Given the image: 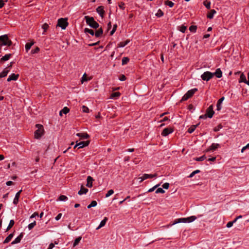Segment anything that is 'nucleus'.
<instances>
[{"instance_id":"obj_6","label":"nucleus","mask_w":249,"mask_h":249,"mask_svg":"<svg viewBox=\"0 0 249 249\" xmlns=\"http://www.w3.org/2000/svg\"><path fill=\"white\" fill-rule=\"evenodd\" d=\"M214 74L210 71L204 72L201 75V78L204 81H208L210 80L213 76Z\"/></svg>"},{"instance_id":"obj_31","label":"nucleus","mask_w":249,"mask_h":249,"mask_svg":"<svg viewBox=\"0 0 249 249\" xmlns=\"http://www.w3.org/2000/svg\"><path fill=\"white\" fill-rule=\"evenodd\" d=\"M197 126V125H192L190 128H188V132L189 133H193L195 130L196 129V126Z\"/></svg>"},{"instance_id":"obj_53","label":"nucleus","mask_w":249,"mask_h":249,"mask_svg":"<svg viewBox=\"0 0 249 249\" xmlns=\"http://www.w3.org/2000/svg\"><path fill=\"white\" fill-rule=\"evenodd\" d=\"M82 111L84 112H85V113H87L89 111V109L88 108V107L85 106H83L82 107Z\"/></svg>"},{"instance_id":"obj_10","label":"nucleus","mask_w":249,"mask_h":249,"mask_svg":"<svg viewBox=\"0 0 249 249\" xmlns=\"http://www.w3.org/2000/svg\"><path fill=\"white\" fill-rule=\"evenodd\" d=\"M89 143V142L88 141L80 142L78 143H76V145L74 146V148L76 147H78V148H83L84 147L88 145Z\"/></svg>"},{"instance_id":"obj_52","label":"nucleus","mask_w":249,"mask_h":249,"mask_svg":"<svg viewBox=\"0 0 249 249\" xmlns=\"http://www.w3.org/2000/svg\"><path fill=\"white\" fill-rule=\"evenodd\" d=\"M186 29H187L186 26H185L184 25H182L180 26V31L182 33H185Z\"/></svg>"},{"instance_id":"obj_8","label":"nucleus","mask_w":249,"mask_h":249,"mask_svg":"<svg viewBox=\"0 0 249 249\" xmlns=\"http://www.w3.org/2000/svg\"><path fill=\"white\" fill-rule=\"evenodd\" d=\"M173 131L174 130L172 127L165 128L161 132V135L164 137L167 136L169 134L173 133Z\"/></svg>"},{"instance_id":"obj_27","label":"nucleus","mask_w":249,"mask_h":249,"mask_svg":"<svg viewBox=\"0 0 249 249\" xmlns=\"http://www.w3.org/2000/svg\"><path fill=\"white\" fill-rule=\"evenodd\" d=\"M239 82H244L246 84V77L243 73L241 74L240 76Z\"/></svg>"},{"instance_id":"obj_11","label":"nucleus","mask_w":249,"mask_h":249,"mask_svg":"<svg viewBox=\"0 0 249 249\" xmlns=\"http://www.w3.org/2000/svg\"><path fill=\"white\" fill-rule=\"evenodd\" d=\"M96 12L99 14L101 17H104V14L105 13V11L104 9V7L102 6H98L96 8Z\"/></svg>"},{"instance_id":"obj_13","label":"nucleus","mask_w":249,"mask_h":249,"mask_svg":"<svg viewBox=\"0 0 249 249\" xmlns=\"http://www.w3.org/2000/svg\"><path fill=\"white\" fill-rule=\"evenodd\" d=\"M219 146H220V145L218 143H213L212 144L211 146L207 150V151L208 152L209 151H214V150H216L217 148H218V147H219Z\"/></svg>"},{"instance_id":"obj_12","label":"nucleus","mask_w":249,"mask_h":249,"mask_svg":"<svg viewBox=\"0 0 249 249\" xmlns=\"http://www.w3.org/2000/svg\"><path fill=\"white\" fill-rule=\"evenodd\" d=\"M23 233H21L12 242L11 244L14 245L19 243L23 238Z\"/></svg>"},{"instance_id":"obj_25","label":"nucleus","mask_w":249,"mask_h":249,"mask_svg":"<svg viewBox=\"0 0 249 249\" xmlns=\"http://www.w3.org/2000/svg\"><path fill=\"white\" fill-rule=\"evenodd\" d=\"M103 32L102 29L100 28L94 33L95 36L97 37H99L103 34Z\"/></svg>"},{"instance_id":"obj_22","label":"nucleus","mask_w":249,"mask_h":249,"mask_svg":"<svg viewBox=\"0 0 249 249\" xmlns=\"http://www.w3.org/2000/svg\"><path fill=\"white\" fill-rule=\"evenodd\" d=\"M14 236V233L10 234L3 241V244H6L9 242Z\"/></svg>"},{"instance_id":"obj_58","label":"nucleus","mask_w":249,"mask_h":249,"mask_svg":"<svg viewBox=\"0 0 249 249\" xmlns=\"http://www.w3.org/2000/svg\"><path fill=\"white\" fill-rule=\"evenodd\" d=\"M144 176L143 175V176L142 177H139L137 179L140 180V182H142L143 180L146 179V178H144Z\"/></svg>"},{"instance_id":"obj_24","label":"nucleus","mask_w":249,"mask_h":249,"mask_svg":"<svg viewBox=\"0 0 249 249\" xmlns=\"http://www.w3.org/2000/svg\"><path fill=\"white\" fill-rule=\"evenodd\" d=\"M129 42V40H126V41L124 42H121L118 44V47L120 48H123L125 46H126L128 43Z\"/></svg>"},{"instance_id":"obj_61","label":"nucleus","mask_w":249,"mask_h":249,"mask_svg":"<svg viewBox=\"0 0 249 249\" xmlns=\"http://www.w3.org/2000/svg\"><path fill=\"white\" fill-rule=\"evenodd\" d=\"M4 5V1L0 0V8H1Z\"/></svg>"},{"instance_id":"obj_1","label":"nucleus","mask_w":249,"mask_h":249,"mask_svg":"<svg viewBox=\"0 0 249 249\" xmlns=\"http://www.w3.org/2000/svg\"><path fill=\"white\" fill-rule=\"evenodd\" d=\"M196 218V216L193 215L186 218H180L176 219L174 221L173 223L172 224V225H174L179 223H191L195 221Z\"/></svg>"},{"instance_id":"obj_54","label":"nucleus","mask_w":249,"mask_h":249,"mask_svg":"<svg viewBox=\"0 0 249 249\" xmlns=\"http://www.w3.org/2000/svg\"><path fill=\"white\" fill-rule=\"evenodd\" d=\"M70 111V109L65 107H63V114H66Z\"/></svg>"},{"instance_id":"obj_35","label":"nucleus","mask_w":249,"mask_h":249,"mask_svg":"<svg viewBox=\"0 0 249 249\" xmlns=\"http://www.w3.org/2000/svg\"><path fill=\"white\" fill-rule=\"evenodd\" d=\"M203 4L204 6L208 9L211 8V2L208 0H205L203 2Z\"/></svg>"},{"instance_id":"obj_38","label":"nucleus","mask_w":249,"mask_h":249,"mask_svg":"<svg viewBox=\"0 0 249 249\" xmlns=\"http://www.w3.org/2000/svg\"><path fill=\"white\" fill-rule=\"evenodd\" d=\"M129 61V59L127 57H124L122 59V65H124L126 64Z\"/></svg>"},{"instance_id":"obj_45","label":"nucleus","mask_w":249,"mask_h":249,"mask_svg":"<svg viewBox=\"0 0 249 249\" xmlns=\"http://www.w3.org/2000/svg\"><path fill=\"white\" fill-rule=\"evenodd\" d=\"M236 222V220H234L232 221L229 222L226 225V227L228 228H231L232 226L233 223H234Z\"/></svg>"},{"instance_id":"obj_40","label":"nucleus","mask_w":249,"mask_h":249,"mask_svg":"<svg viewBox=\"0 0 249 249\" xmlns=\"http://www.w3.org/2000/svg\"><path fill=\"white\" fill-rule=\"evenodd\" d=\"M67 20V18H63V30H65L68 25Z\"/></svg>"},{"instance_id":"obj_23","label":"nucleus","mask_w":249,"mask_h":249,"mask_svg":"<svg viewBox=\"0 0 249 249\" xmlns=\"http://www.w3.org/2000/svg\"><path fill=\"white\" fill-rule=\"evenodd\" d=\"M216 13L215 10H212L207 15V18L210 19L213 18L214 15Z\"/></svg>"},{"instance_id":"obj_21","label":"nucleus","mask_w":249,"mask_h":249,"mask_svg":"<svg viewBox=\"0 0 249 249\" xmlns=\"http://www.w3.org/2000/svg\"><path fill=\"white\" fill-rule=\"evenodd\" d=\"M76 135L83 139H88L89 137V135L86 133H79Z\"/></svg>"},{"instance_id":"obj_18","label":"nucleus","mask_w":249,"mask_h":249,"mask_svg":"<svg viewBox=\"0 0 249 249\" xmlns=\"http://www.w3.org/2000/svg\"><path fill=\"white\" fill-rule=\"evenodd\" d=\"M108 219L107 217H104V219L102 220L99 225L98 226V227L96 228V230H99V229L101 228L102 227H103V226H104L107 222V221Z\"/></svg>"},{"instance_id":"obj_60","label":"nucleus","mask_w":249,"mask_h":249,"mask_svg":"<svg viewBox=\"0 0 249 249\" xmlns=\"http://www.w3.org/2000/svg\"><path fill=\"white\" fill-rule=\"evenodd\" d=\"M61 216H62V213H59L55 218V220H59L61 217Z\"/></svg>"},{"instance_id":"obj_3","label":"nucleus","mask_w":249,"mask_h":249,"mask_svg":"<svg viewBox=\"0 0 249 249\" xmlns=\"http://www.w3.org/2000/svg\"><path fill=\"white\" fill-rule=\"evenodd\" d=\"M12 42L8 39L6 35L0 36V45L11 46Z\"/></svg>"},{"instance_id":"obj_4","label":"nucleus","mask_w":249,"mask_h":249,"mask_svg":"<svg viewBox=\"0 0 249 249\" xmlns=\"http://www.w3.org/2000/svg\"><path fill=\"white\" fill-rule=\"evenodd\" d=\"M197 90V89L196 88H194L188 90L182 97L181 102L187 100L189 98L191 97Z\"/></svg>"},{"instance_id":"obj_14","label":"nucleus","mask_w":249,"mask_h":249,"mask_svg":"<svg viewBox=\"0 0 249 249\" xmlns=\"http://www.w3.org/2000/svg\"><path fill=\"white\" fill-rule=\"evenodd\" d=\"M87 183L86 186L89 188H91L92 186V181L93 180V178L90 176H88L87 177Z\"/></svg>"},{"instance_id":"obj_29","label":"nucleus","mask_w":249,"mask_h":249,"mask_svg":"<svg viewBox=\"0 0 249 249\" xmlns=\"http://www.w3.org/2000/svg\"><path fill=\"white\" fill-rule=\"evenodd\" d=\"M81 239H82V237L81 236H79V237H77V238H76L75 240H74L73 244V247H74L76 246L79 243Z\"/></svg>"},{"instance_id":"obj_64","label":"nucleus","mask_w":249,"mask_h":249,"mask_svg":"<svg viewBox=\"0 0 249 249\" xmlns=\"http://www.w3.org/2000/svg\"><path fill=\"white\" fill-rule=\"evenodd\" d=\"M53 247H54V245L52 243L49 245L48 249H52Z\"/></svg>"},{"instance_id":"obj_16","label":"nucleus","mask_w":249,"mask_h":249,"mask_svg":"<svg viewBox=\"0 0 249 249\" xmlns=\"http://www.w3.org/2000/svg\"><path fill=\"white\" fill-rule=\"evenodd\" d=\"M22 192V190H20L19 192H18L15 196V197L14 198L13 203L15 205H17L18 203V199L20 196V195L21 192Z\"/></svg>"},{"instance_id":"obj_59","label":"nucleus","mask_w":249,"mask_h":249,"mask_svg":"<svg viewBox=\"0 0 249 249\" xmlns=\"http://www.w3.org/2000/svg\"><path fill=\"white\" fill-rule=\"evenodd\" d=\"M126 79V77L124 75H121L119 78V80L121 81H124Z\"/></svg>"},{"instance_id":"obj_2","label":"nucleus","mask_w":249,"mask_h":249,"mask_svg":"<svg viewBox=\"0 0 249 249\" xmlns=\"http://www.w3.org/2000/svg\"><path fill=\"white\" fill-rule=\"evenodd\" d=\"M84 18L86 20L87 24H88L90 27L94 29H97L99 27V24L94 20L93 17H89L87 16H85Z\"/></svg>"},{"instance_id":"obj_17","label":"nucleus","mask_w":249,"mask_h":249,"mask_svg":"<svg viewBox=\"0 0 249 249\" xmlns=\"http://www.w3.org/2000/svg\"><path fill=\"white\" fill-rule=\"evenodd\" d=\"M225 98L224 97H222L221 98H220L218 101H217L216 107H217V110H220L221 109V104L222 102L224 101Z\"/></svg>"},{"instance_id":"obj_41","label":"nucleus","mask_w":249,"mask_h":249,"mask_svg":"<svg viewBox=\"0 0 249 249\" xmlns=\"http://www.w3.org/2000/svg\"><path fill=\"white\" fill-rule=\"evenodd\" d=\"M165 4L169 6L170 7H172L174 5L173 2L169 0H166L165 1Z\"/></svg>"},{"instance_id":"obj_44","label":"nucleus","mask_w":249,"mask_h":249,"mask_svg":"<svg viewBox=\"0 0 249 249\" xmlns=\"http://www.w3.org/2000/svg\"><path fill=\"white\" fill-rule=\"evenodd\" d=\"M163 15V12L160 9H159L157 13L156 14V16L158 17H161Z\"/></svg>"},{"instance_id":"obj_46","label":"nucleus","mask_w":249,"mask_h":249,"mask_svg":"<svg viewBox=\"0 0 249 249\" xmlns=\"http://www.w3.org/2000/svg\"><path fill=\"white\" fill-rule=\"evenodd\" d=\"M155 193L156 194H158V193L163 194L165 193V191L161 188H159L156 190Z\"/></svg>"},{"instance_id":"obj_20","label":"nucleus","mask_w":249,"mask_h":249,"mask_svg":"<svg viewBox=\"0 0 249 249\" xmlns=\"http://www.w3.org/2000/svg\"><path fill=\"white\" fill-rule=\"evenodd\" d=\"M217 78H221L222 76V72L220 69H217L215 72L213 73Z\"/></svg>"},{"instance_id":"obj_63","label":"nucleus","mask_w":249,"mask_h":249,"mask_svg":"<svg viewBox=\"0 0 249 249\" xmlns=\"http://www.w3.org/2000/svg\"><path fill=\"white\" fill-rule=\"evenodd\" d=\"M13 184V182L12 181H8L6 182V185L7 186H10Z\"/></svg>"},{"instance_id":"obj_36","label":"nucleus","mask_w":249,"mask_h":249,"mask_svg":"<svg viewBox=\"0 0 249 249\" xmlns=\"http://www.w3.org/2000/svg\"><path fill=\"white\" fill-rule=\"evenodd\" d=\"M84 30L85 33H89L92 36L94 35V32L93 30L89 28H85Z\"/></svg>"},{"instance_id":"obj_34","label":"nucleus","mask_w":249,"mask_h":249,"mask_svg":"<svg viewBox=\"0 0 249 249\" xmlns=\"http://www.w3.org/2000/svg\"><path fill=\"white\" fill-rule=\"evenodd\" d=\"M49 28V25L47 23H44L42 25V28L43 29V32L42 33L43 35H45V32L46 31H47V30Z\"/></svg>"},{"instance_id":"obj_48","label":"nucleus","mask_w":249,"mask_h":249,"mask_svg":"<svg viewBox=\"0 0 249 249\" xmlns=\"http://www.w3.org/2000/svg\"><path fill=\"white\" fill-rule=\"evenodd\" d=\"M114 193V191L112 189L108 191L106 195V197H108Z\"/></svg>"},{"instance_id":"obj_42","label":"nucleus","mask_w":249,"mask_h":249,"mask_svg":"<svg viewBox=\"0 0 249 249\" xmlns=\"http://www.w3.org/2000/svg\"><path fill=\"white\" fill-rule=\"evenodd\" d=\"M197 27L196 25H192L190 27L189 30L191 32L195 33L196 32Z\"/></svg>"},{"instance_id":"obj_51","label":"nucleus","mask_w":249,"mask_h":249,"mask_svg":"<svg viewBox=\"0 0 249 249\" xmlns=\"http://www.w3.org/2000/svg\"><path fill=\"white\" fill-rule=\"evenodd\" d=\"M18 74H15L14 73H12L10 75V77L12 78H14L13 80H17L18 77Z\"/></svg>"},{"instance_id":"obj_33","label":"nucleus","mask_w":249,"mask_h":249,"mask_svg":"<svg viewBox=\"0 0 249 249\" xmlns=\"http://www.w3.org/2000/svg\"><path fill=\"white\" fill-rule=\"evenodd\" d=\"M144 176V178L147 179V178H153L154 177H157V175L156 174H143Z\"/></svg>"},{"instance_id":"obj_32","label":"nucleus","mask_w":249,"mask_h":249,"mask_svg":"<svg viewBox=\"0 0 249 249\" xmlns=\"http://www.w3.org/2000/svg\"><path fill=\"white\" fill-rule=\"evenodd\" d=\"M97 205V202H96L95 200H92V201L91 202L90 204H89V205L88 206L87 208H88V209H90V208H91V207H95Z\"/></svg>"},{"instance_id":"obj_47","label":"nucleus","mask_w":249,"mask_h":249,"mask_svg":"<svg viewBox=\"0 0 249 249\" xmlns=\"http://www.w3.org/2000/svg\"><path fill=\"white\" fill-rule=\"evenodd\" d=\"M160 185V184H157L156 185H155L154 187H153L152 188L149 189L147 192H152L153 191H154L157 188H158L159 186Z\"/></svg>"},{"instance_id":"obj_26","label":"nucleus","mask_w":249,"mask_h":249,"mask_svg":"<svg viewBox=\"0 0 249 249\" xmlns=\"http://www.w3.org/2000/svg\"><path fill=\"white\" fill-rule=\"evenodd\" d=\"M58 27L62 29V18H59L58 20V22L56 26V32L57 31V27Z\"/></svg>"},{"instance_id":"obj_15","label":"nucleus","mask_w":249,"mask_h":249,"mask_svg":"<svg viewBox=\"0 0 249 249\" xmlns=\"http://www.w3.org/2000/svg\"><path fill=\"white\" fill-rule=\"evenodd\" d=\"M88 192V189L82 185L81 186L80 190L78 192V194L79 195H82L83 194H86Z\"/></svg>"},{"instance_id":"obj_43","label":"nucleus","mask_w":249,"mask_h":249,"mask_svg":"<svg viewBox=\"0 0 249 249\" xmlns=\"http://www.w3.org/2000/svg\"><path fill=\"white\" fill-rule=\"evenodd\" d=\"M205 159H206L205 156V155H203V156H201L200 157L195 158V160H196V161H200L204 160Z\"/></svg>"},{"instance_id":"obj_30","label":"nucleus","mask_w":249,"mask_h":249,"mask_svg":"<svg viewBox=\"0 0 249 249\" xmlns=\"http://www.w3.org/2000/svg\"><path fill=\"white\" fill-rule=\"evenodd\" d=\"M34 44V42L31 43H27L25 45V49L26 52H27L31 48L32 46Z\"/></svg>"},{"instance_id":"obj_37","label":"nucleus","mask_w":249,"mask_h":249,"mask_svg":"<svg viewBox=\"0 0 249 249\" xmlns=\"http://www.w3.org/2000/svg\"><path fill=\"white\" fill-rule=\"evenodd\" d=\"M15 222L13 220L10 221L9 224L7 228L6 231H9L14 225Z\"/></svg>"},{"instance_id":"obj_39","label":"nucleus","mask_w":249,"mask_h":249,"mask_svg":"<svg viewBox=\"0 0 249 249\" xmlns=\"http://www.w3.org/2000/svg\"><path fill=\"white\" fill-rule=\"evenodd\" d=\"M90 79H88L86 73H84L81 78V83L83 84L85 81H88Z\"/></svg>"},{"instance_id":"obj_28","label":"nucleus","mask_w":249,"mask_h":249,"mask_svg":"<svg viewBox=\"0 0 249 249\" xmlns=\"http://www.w3.org/2000/svg\"><path fill=\"white\" fill-rule=\"evenodd\" d=\"M120 96V93L119 92H116L111 94L110 97L112 99H115L118 98Z\"/></svg>"},{"instance_id":"obj_62","label":"nucleus","mask_w":249,"mask_h":249,"mask_svg":"<svg viewBox=\"0 0 249 249\" xmlns=\"http://www.w3.org/2000/svg\"><path fill=\"white\" fill-rule=\"evenodd\" d=\"M124 3H121L119 5V7L122 9H124Z\"/></svg>"},{"instance_id":"obj_57","label":"nucleus","mask_w":249,"mask_h":249,"mask_svg":"<svg viewBox=\"0 0 249 249\" xmlns=\"http://www.w3.org/2000/svg\"><path fill=\"white\" fill-rule=\"evenodd\" d=\"M39 51V48L38 47H36L35 49L32 50L31 51L32 53H37Z\"/></svg>"},{"instance_id":"obj_9","label":"nucleus","mask_w":249,"mask_h":249,"mask_svg":"<svg viewBox=\"0 0 249 249\" xmlns=\"http://www.w3.org/2000/svg\"><path fill=\"white\" fill-rule=\"evenodd\" d=\"M12 66V63H11L10 65L7 68L5 69L2 71V72L0 73V77L2 78V77H5L7 75L8 73L9 72V71H10V70H8L7 69H10L11 68Z\"/></svg>"},{"instance_id":"obj_19","label":"nucleus","mask_w":249,"mask_h":249,"mask_svg":"<svg viewBox=\"0 0 249 249\" xmlns=\"http://www.w3.org/2000/svg\"><path fill=\"white\" fill-rule=\"evenodd\" d=\"M12 54L11 53L6 54L4 56H3L0 60V62L1 63H3L4 61H7L9 59V58L11 57Z\"/></svg>"},{"instance_id":"obj_55","label":"nucleus","mask_w":249,"mask_h":249,"mask_svg":"<svg viewBox=\"0 0 249 249\" xmlns=\"http://www.w3.org/2000/svg\"><path fill=\"white\" fill-rule=\"evenodd\" d=\"M246 149H249V143H248L245 146H244L241 149V152L243 153Z\"/></svg>"},{"instance_id":"obj_49","label":"nucleus","mask_w":249,"mask_h":249,"mask_svg":"<svg viewBox=\"0 0 249 249\" xmlns=\"http://www.w3.org/2000/svg\"><path fill=\"white\" fill-rule=\"evenodd\" d=\"M199 172H200V170H195L190 174V175L189 176V177L192 178L195 174L198 173Z\"/></svg>"},{"instance_id":"obj_5","label":"nucleus","mask_w":249,"mask_h":249,"mask_svg":"<svg viewBox=\"0 0 249 249\" xmlns=\"http://www.w3.org/2000/svg\"><path fill=\"white\" fill-rule=\"evenodd\" d=\"M36 127L37 129L35 132V136L36 138L39 139L43 134V127L42 125L39 124H36Z\"/></svg>"},{"instance_id":"obj_50","label":"nucleus","mask_w":249,"mask_h":249,"mask_svg":"<svg viewBox=\"0 0 249 249\" xmlns=\"http://www.w3.org/2000/svg\"><path fill=\"white\" fill-rule=\"evenodd\" d=\"M36 225V221H34L31 223H30V224H29L28 225V228L30 230L31 229H32Z\"/></svg>"},{"instance_id":"obj_7","label":"nucleus","mask_w":249,"mask_h":249,"mask_svg":"<svg viewBox=\"0 0 249 249\" xmlns=\"http://www.w3.org/2000/svg\"><path fill=\"white\" fill-rule=\"evenodd\" d=\"M214 112L213 110V106L211 105L206 110V113L205 114L207 116L210 118L213 117Z\"/></svg>"},{"instance_id":"obj_56","label":"nucleus","mask_w":249,"mask_h":249,"mask_svg":"<svg viewBox=\"0 0 249 249\" xmlns=\"http://www.w3.org/2000/svg\"><path fill=\"white\" fill-rule=\"evenodd\" d=\"M169 187V183H164L163 185H162V187L164 188V189H168Z\"/></svg>"}]
</instances>
